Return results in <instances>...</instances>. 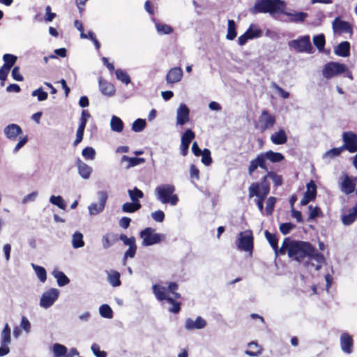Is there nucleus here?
<instances>
[{
  "instance_id": "f257e3e1",
  "label": "nucleus",
  "mask_w": 357,
  "mask_h": 357,
  "mask_svg": "<svg viewBox=\"0 0 357 357\" xmlns=\"http://www.w3.org/2000/svg\"><path fill=\"white\" fill-rule=\"evenodd\" d=\"M284 159V156L278 152L272 150L260 153L252 159L248 165V172L252 176L257 168H261L266 173L259 182H253L248 188V197L250 199L256 197L255 202L261 213L264 211V202L271 191V184L268 178L271 179L275 188L281 186L283 183V177L276 172L268 170L266 161L273 163L280 162Z\"/></svg>"
},
{
  "instance_id": "f03ea898",
  "label": "nucleus",
  "mask_w": 357,
  "mask_h": 357,
  "mask_svg": "<svg viewBox=\"0 0 357 357\" xmlns=\"http://www.w3.org/2000/svg\"><path fill=\"white\" fill-rule=\"evenodd\" d=\"M289 257L301 262L305 257L317 261L316 270H319L322 264L326 263L323 254L318 252L315 248L309 242L303 241H292L289 246Z\"/></svg>"
},
{
  "instance_id": "7ed1b4c3",
  "label": "nucleus",
  "mask_w": 357,
  "mask_h": 357,
  "mask_svg": "<svg viewBox=\"0 0 357 357\" xmlns=\"http://www.w3.org/2000/svg\"><path fill=\"white\" fill-rule=\"evenodd\" d=\"M284 6L283 0H256L254 6L250 8V13L252 15L269 13L274 16L283 12Z\"/></svg>"
},
{
  "instance_id": "20e7f679",
  "label": "nucleus",
  "mask_w": 357,
  "mask_h": 357,
  "mask_svg": "<svg viewBox=\"0 0 357 357\" xmlns=\"http://www.w3.org/2000/svg\"><path fill=\"white\" fill-rule=\"evenodd\" d=\"M175 186L172 184H162L155 189L157 199L162 204H170L175 206L178 202V196L174 194Z\"/></svg>"
},
{
  "instance_id": "39448f33",
  "label": "nucleus",
  "mask_w": 357,
  "mask_h": 357,
  "mask_svg": "<svg viewBox=\"0 0 357 357\" xmlns=\"http://www.w3.org/2000/svg\"><path fill=\"white\" fill-rule=\"evenodd\" d=\"M139 236L142 238V245L144 246L159 243L165 241L166 238L165 234L156 233L155 230L152 227H146L142 230Z\"/></svg>"
},
{
  "instance_id": "423d86ee",
  "label": "nucleus",
  "mask_w": 357,
  "mask_h": 357,
  "mask_svg": "<svg viewBox=\"0 0 357 357\" xmlns=\"http://www.w3.org/2000/svg\"><path fill=\"white\" fill-rule=\"evenodd\" d=\"M348 70V67L344 63L330 61L324 65L322 69V75L324 78L330 79L334 77L344 73Z\"/></svg>"
},
{
  "instance_id": "0eeeda50",
  "label": "nucleus",
  "mask_w": 357,
  "mask_h": 357,
  "mask_svg": "<svg viewBox=\"0 0 357 357\" xmlns=\"http://www.w3.org/2000/svg\"><path fill=\"white\" fill-rule=\"evenodd\" d=\"M276 123V116L271 114L268 110H262L258 119V123L255 124V128L261 132H265L274 126Z\"/></svg>"
},
{
  "instance_id": "6e6552de",
  "label": "nucleus",
  "mask_w": 357,
  "mask_h": 357,
  "mask_svg": "<svg viewBox=\"0 0 357 357\" xmlns=\"http://www.w3.org/2000/svg\"><path fill=\"white\" fill-rule=\"evenodd\" d=\"M239 250L252 252L254 248V237L252 230H246L244 232H240L237 243Z\"/></svg>"
},
{
  "instance_id": "1a4fd4ad",
  "label": "nucleus",
  "mask_w": 357,
  "mask_h": 357,
  "mask_svg": "<svg viewBox=\"0 0 357 357\" xmlns=\"http://www.w3.org/2000/svg\"><path fill=\"white\" fill-rule=\"evenodd\" d=\"M343 144L341 146L344 151L349 153L357 152V134L352 131H346L342 135Z\"/></svg>"
},
{
  "instance_id": "9d476101",
  "label": "nucleus",
  "mask_w": 357,
  "mask_h": 357,
  "mask_svg": "<svg viewBox=\"0 0 357 357\" xmlns=\"http://www.w3.org/2000/svg\"><path fill=\"white\" fill-rule=\"evenodd\" d=\"M289 45L298 52L311 53L312 50L309 36H304L296 40H293Z\"/></svg>"
},
{
  "instance_id": "9b49d317",
  "label": "nucleus",
  "mask_w": 357,
  "mask_h": 357,
  "mask_svg": "<svg viewBox=\"0 0 357 357\" xmlns=\"http://www.w3.org/2000/svg\"><path fill=\"white\" fill-rule=\"evenodd\" d=\"M59 291L56 288H51L44 292L40 298V305L47 308L52 305L58 298Z\"/></svg>"
},
{
  "instance_id": "f8f14e48",
  "label": "nucleus",
  "mask_w": 357,
  "mask_h": 357,
  "mask_svg": "<svg viewBox=\"0 0 357 357\" xmlns=\"http://www.w3.org/2000/svg\"><path fill=\"white\" fill-rule=\"evenodd\" d=\"M195 137V133L191 129H187L182 135L180 151L183 156H186L188 155L190 144Z\"/></svg>"
},
{
  "instance_id": "ddd939ff",
  "label": "nucleus",
  "mask_w": 357,
  "mask_h": 357,
  "mask_svg": "<svg viewBox=\"0 0 357 357\" xmlns=\"http://www.w3.org/2000/svg\"><path fill=\"white\" fill-rule=\"evenodd\" d=\"M307 190L304 193L303 199L301 200V205L305 206L309 202L315 199L317 196V185L314 181L311 180L307 184Z\"/></svg>"
},
{
  "instance_id": "4468645a",
  "label": "nucleus",
  "mask_w": 357,
  "mask_h": 357,
  "mask_svg": "<svg viewBox=\"0 0 357 357\" xmlns=\"http://www.w3.org/2000/svg\"><path fill=\"white\" fill-rule=\"evenodd\" d=\"M99 203H92L89 206V213L91 215H96L100 213L105 208L107 199V193L105 191H100L98 192Z\"/></svg>"
},
{
  "instance_id": "2eb2a0df",
  "label": "nucleus",
  "mask_w": 357,
  "mask_h": 357,
  "mask_svg": "<svg viewBox=\"0 0 357 357\" xmlns=\"http://www.w3.org/2000/svg\"><path fill=\"white\" fill-rule=\"evenodd\" d=\"M357 177L351 178L347 174L342 177L341 190L346 194L349 195L354 192L356 185Z\"/></svg>"
},
{
  "instance_id": "dca6fc26",
  "label": "nucleus",
  "mask_w": 357,
  "mask_h": 357,
  "mask_svg": "<svg viewBox=\"0 0 357 357\" xmlns=\"http://www.w3.org/2000/svg\"><path fill=\"white\" fill-rule=\"evenodd\" d=\"M333 29L334 32L341 34L342 33H352L351 25L346 21L340 19V17H335L333 22Z\"/></svg>"
},
{
  "instance_id": "f3484780",
  "label": "nucleus",
  "mask_w": 357,
  "mask_h": 357,
  "mask_svg": "<svg viewBox=\"0 0 357 357\" xmlns=\"http://www.w3.org/2000/svg\"><path fill=\"white\" fill-rule=\"evenodd\" d=\"M287 3L284 1V6L282 8L283 12H280V14H283L286 16L289 17V22L294 23L303 22L307 17V13L304 12H288L286 11Z\"/></svg>"
},
{
  "instance_id": "a211bd4d",
  "label": "nucleus",
  "mask_w": 357,
  "mask_h": 357,
  "mask_svg": "<svg viewBox=\"0 0 357 357\" xmlns=\"http://www.w3.org/2000/svg\"><path fill=\"white\" fill-rule=\"evenodd\" d=\"M99 89L101 93L107 96H112L115 93L114 86L106 79L100 77L98 79Z\"/></svg>"
},
{
  "instance_id": "6ab92c4d",
  "label": "nucleus",
  "mask_w": 357,
  "mask_h": 357,
  "mask_svg": "<svg viewBox=\"0 0 357 357\" xmlns=\"http://www.w3.org/2000/svg\"><path fill=\"white\" fill-rule=\"evenodd\" d=\"M3 132L7 138L15 140L17 137L22 133V130L20 126L11 123L5 127Z\"/></svg>"
},
{
  "instance_id": "aec40b11",
  "label": "nucleus",
  "mask_w": 357,
  "mask_h": 357,
  "mask_svg": "<svg viewBox=\"0 0 357 357\" xmlns=\"http://www.w3.org/2000/svg\"><path fill=\"white\" fill-rule=\"evenodd\" d=\"M190 110L185 104H181L177 109L176 123L183 126L189 121Z\"/></svg>"
},
{
  "instance_id": "412c9836",
  "label": "nucleus",
  "mask_w": 357,
  "mask_h": 357,
  "mask_svg": "<svg viewBox=\"0 0 357 357\" xmlns=\"http://www.w3.org/2000/svg\"><path fill=\"white\" fill-rule=\"evenodd\" d=\"M183 77V70L180 67H174L170 69L166 75L167 83L174 84L178 82Z\"/></svg>"
},
{
  "instance_id": "4be33fe9",
  "label": "nucleus",
  "mask_w": 357,
  "mask_h": 357,
  "mask_svg": "<svg viewBox=\"0 0 357 357\" xmlns=\"http://www.w3.org/2000/svg\"><path fill=\"white\" fill-rule=\"evenodd\" d=\"M206 326V321L201 317H197L195 321L190 318L185 320V327L187 330L202 329Z\"/></svg>"
},
{
  "instance_id": "5701e85b",
  "label": "nucleus",
  "mask_w": 357,
  "mask_h": 357,
  "mask_svg": "<svg viewBox=\"0 0 357 357\" xmlns=\"http://www.w3.org/2000/svg\"><path fill=\"white\" fill-rule=\"evenodd\" d=\"M342 350L346 354H351L353 349V339L347 333H343L340 337Z\"/></svg>"
},
{
  "instance_id": "b1692460",
  "label": "nucleus",
  "mask_w": 357,
  "mask_h": 357,
  "mask_svg": "<svg viewBox=\"0 0 357 357\" xmlns=\"http://www.w3.org/2000/svg\"><path fill=\"white\" fill-rule=\"evenodd\" d=\"M350 43L348 41L341 42L335 49V54L339 56L347 57L350 55Z\"/></svg>"
},
{
  "instance_id": "393cba45",
  "label": "nucleus",
  "mask_w": 357,
  "mask_h": 357,
  "mask_svg": "<svg viewBox=\"0 0 357 357\" xmlns=\"http://www.w3.org/2000/svg\"><path fill=\"white\" fill-rule=\"evenodd\" d=\"M287 135L283 129L274 132L271 136V142L276 145L284 144L287 142Z\"/></svg>"
},
{
  "instance_id": "a878e982",
  "label": "nucleus",
  "mask_w": 357,
  "mask_h": 357,
  "mask_svg": "<svg viewBox=\"0 0 357 357\" xmlns=\"http://www.w3.org/2000/svg\"><path fill=\"white\" fill-rule=\"evenodd\" d=\"M119 241V236L114 233H107L102 236V243L105 249H108L109 247L115 244Z\"/></svg>"
},
{
  "instance_id": "bb28decb",
  "label": "nucleus",
  "mask_w": 357,
  "mask_h": 357,
  "mask_svg": "<svg viewBox=\"0 0 357 357\" xmlns=\"http://www.w3.org/2000/svg\"><path fill=\"white\" fill-rule=\"evenodd\" d=\"M77 163L79 175L84 179L89 178L92 172L91 167L80 160Z\"/></svg>"
},
{
  "instance_id": "cd10ccee",
  "label": "nucleus",
  "mask_w": 357,
  "mask_h": 357,
  "mask_svg": "<svg viewBox=\"0 0 357 357\" xmlns=\"http://www.w3.org/2000/svg\"><path fill=\"white\" fill-rule=\"evenodd\" d=\"M261 347L257 342H251L248 344V349L245 351V354L250 356H257L262 353Z\"/></svg>"
},
{
  "instance_id": "c85d7f7f",
  "label": "nucleus",
  "mask_w": 357,
  "mask_h": 357,
  "mask_svg": "<svg viewBox=\"0 0 357 357\" xmlns=\"http://www.w3.org/2000/svg\"><path fill=\"white\" fill-rule=\"evenodd\" d=\"M128 162V165H126V168H130L140 164H142L145 162V159L143 158H137V157H128L126 155H123L121 158V162Z\"/></svg>"
},
{
  "instance_id": "c756f323",
  "label": "nucleus",
  "mask_w": 357,
  "mask_h": 357,
  "mask_svg": "<svg viewBox=\"0 0 357 357\" xmlns=\"http://www.w3.org/2000/svg\"><path fill=\"white\" fill-rule=\"evenodd\" d=\"M237 36L236 25L234 20L227 21V33L226 38L229 40H233Z\"/></svg>"
},
{
  "instance_id": "7c9ffc66",
  "label": "nucleus",
  "mask_w": 357,
  "mask_h": 357,
  "mask_svg": "<svg viewBox=\"0 0 357 357\" xmlns=\"http://www.w3.org/2000/svg\"><path fill=\"white\" fill-rule=\"evenodd\" d=\"M153 291L159 301L166 300L169 298L167 296L166 288L164 287H161L159 284H153L152 287Z\"/></svg>"
},
{
  "instance_id": "2f4dec72",
  "label": "nucleus",
  "mask_w": 357,
  "mask_h": 357,
  "mask_svg": "<svg viewBox=\"0 0 357 357\" xmlns=\"http://www.w3.org/2000/svg\"><path fill=\"white\" fill-rule=\"evenodd\" d=\"M52 275L56 279L57 284L60 287L65 286L70 282L69 278L62 271L54 270Z\"/></svg>"
},
{
  "instance_id": "473e14b6",
  "label": "nucleus",
  "mask_w": 357,
  "mask_h": 357,
  "mask_svg": "<svg viewBox=\"0 0 357 357\" xmlns=\"http://www.w3.org/2000/svg\"><path fill=\"white\" fill-rule=\"evenodd\" d=\"M245 33L252 40L261 37L262 36V31L257 25L252 24L246 30Z\"/></svg>"
},
{
  "instance_id": "72a5a7b5",
  "label": "nucleus",
  "mask_w": 357,
  "mask_h": 357,
  "mask_svg": "<svg viewBox=\"0 0 357 357\" xmlns=\"http://www.w3.org/2000/svg\"><path fill=\"white\" fill-rule=\"evenodd\" d=\"M343 151L344 149L342 146L333 148L324 153L323 158L328 160L333 159L340 156Z\"/></svg>"
},
{
  "instance_id": "f704fd0d",
  "label": "nucleus",
  "mask_w": 357,
  "mask_h": 357,
  "mask_svg": "<svg viewBox=\"0 0 357 357\" xmlns=\"http://www.w3.org/2000/svg\"><path fill=\"white\" fill-rule=\"evenodd\" d=\"M86 127V120L83 119L82 123H79L78 128L76 132V139L73 142V146H77L83 139L84 132Z\"/></svg>"
},
{
  "instance_id": "c9c22d12",
  "label": "nucleus",
  "mask_w": 357,
  "mask_h": 357,
  "mask_svg": "<svg viewBox=\"0 0 357 357\" xmlns=\"http://www.w3.org/2000/svg\"><path fill=\"white\" fill-rule=\"evenodd\" d=\"M291 240L290 238L287 237L284 239L281 247L278 248L276 250H273L275 256L278 255H284L286 254V252L289 255V246L291 244Z\"/></svg>"
},
{
  "instance_id": "e433bc0d",
  "label": "nucleus",
  "mask_w": 357,
  "mask_h": 357,
  "mask_svg": "<svg viewBox=\"0 0 357 357\" xmlns=\"http://www.w3.org/2000/svg\"><path fill=\"white\" fill-rule=\"evenodd\" d=\"M142 207L139 202H126L123 204L122 210L126 213H134Z\"/></svg>"
},
{
  "instance_id": "4c0bfd02",
  "label": "nucleus",
  "mask_w": 357,
  "mask_h": 357,
  "mask_svg": "<svg viewBox=\"0 0 357 357\" xmlns=\"http://www.w3.org/2000/svg\"><path fill=\"white\" fill-rule=\"evenodd\" d=\"M110 126L113 131L120 132L123 129V122L119 117L113 116L111 119Z\"/></svg>"
},
{
  "instance_id": "58836bf2",
  "label": "nucleus",
  "mask_w": 357,
  "mask_h": 357,
  "mask_svg": "<svg viewBox=\"0 0 357 357\" xmlns=\"http://www.w3.org/2000/svg\"><path fill=\"white\" fill-rule=\"evenodd\" d=\"M121 275L117 271H111L108 273V281L113 287H119L121 284Z\"/></svg>"
},
{
  "instance_id": "ea45409f",
  "label": "nucleus",
  "mask_w": 357,
  "mask_h": 357,
  "mask_svg": "<svg viewBox=\"0 0 357 357\" xmlns=\"http://www.w3.org/2000/svg\"><path fill=\"white\" fill-rule=\"evenodd\" d=\"M1 343L9 344L11 342L10 328L8 324H6L1 334Z\"/></svg>"
},
{
  "instance_id": "a19ab883",
  "label": "nucleus",
  "mask_w": 357,
  "mask_h": 357,
  "mask_svg": "<svg viewBox=\"0 0 357 357\" xmlns=\"http://www.w3.org/2000/svg\"><path fill=\"white\" fill-rule=\"evenodd\" d=\"M264 235L273 250H276L278 245V238L277 237L276 234H272L268 230H266L264 231Z\"/></svg>"
},
{
  "instance_id": "79ce46f5",
  "label": "nucleus",
  "mask_w": 357,
  "mask_h": 357,
  "mask_svg": "<svg viewBox=\"0 0 357 357\" xmlns=\"http://www.w3.org/2000/svg\"><path fill=\"white\" fill-rule=\"evenodd\" d=\"M5 63L3 65L4 68L10 69L14 66L17 61V56L13 54H5L3 56Z\"/></svg>"
},
{
  "instance_id": "37998d69",
  "label": "nucleus",
  "mask_w": 357,
  "mask_h": 357,
  "mask_svg": "<svg viewBox=\"0 0 357 357\" xmlns=\"http://www.w3.org/2000/svg\"><path fill=\"white\" fill-rule=\"evenodd\" d=\"M313 43L316 47L319 50L322 51L324 49L326 45L325 36L323 33L315 36L313 38Z\"/></svg>"
},
{
  "instance_id": "c03bdc74",
  "label": "nucleus",
  "mask_w": 357,
  "mask_h": 357,
  "mask_svg": "<svg viewBox=\"0 0 357 357\" xmlns=\"http://www.w3.org/2000/svg\"><path fill=\"white\" fill-rule=\"evenodd\" d=\"M72 244L74 248H82L84 245L83 235L80 232H75L73 236Z\"/></svg>"
},
{
  "instance_id": "a18cd8bd",
  "label": "nucleus",
  "mask_w": 357,
  "mask_h": 357,
  "mask_svg": "<svg viewBox=\"0 0 357 357\" xmlns=\"http://www.w3.org/2000/svg\"><path fill=\"white\" fill-rule=\"evenodd\" d=\"M100 314L104 317L107 319H111L113 317V311L110 306L107 304H103L100 305L99 308Z\"/></svg>"
},
{
  "instance_id": "49530a36",
  "label": "nucleus",
  "mask_w": 357,
  "mask_h": 357,
  "mask_svg": "<svg viewBox=\"0 0 357 357\" xmlns=\"http://www.w3.org/2000/svg\"><path fill=\"white\" fill-rule=\"evenodd\" d=\"M32 266L40 281L45 282L47 279V272L45 268L34 264H32Z\"/></svg>"
},
{
  "instance_id": "de8ad7c7",
  "label": "nucleus",
  "mask_w": 357,
  "mask_h": 357,
  "mask_svg": "<svg viewBox=\"0 0 357 357\" xmlns=\"http://www.w3.org/2000/svg\"><path fill=\"white\" fill-rule=\"evenodd\" d=\"M116 78L126 84H128L130 82V78L128 74L121 69H117L115 71Z\"/></svg>"
},
{
  "instance_id": "09e8293b",
  "label": "nucleus",
  "mask_w": 357,
  "mask_h": 357,
  "mask_svg": "<svg viewBox=\"0 0 357 357\" xmlns=\"http://www.w3.org/2000/svg\"><path fill=\"white\" fill-rule=\"evenodd\" d=\"M146 126V122L144 119H136L132 125V130L134 132H139L142 131Z\"/></svg>"
},
{
  "instance_id": "8fccbe9b",
  "label": "nucleus",
  "mask_w": 357,
  "mask_h": 357,
  "mask_svg": "<svg viewBox=\"0 0 357 357\" xmlns=\"http://www.w3.org/2000/svg\"><path fill=\"white\" fill-rule=\"evenodd\" d=\"M128 194L132 202H139V199L144 197L143 192L137 187H135L133 190H129Z\"/></svg>"
},
{
  "instance_id": "3c124183",
  "label": "nucleus",
  "mask_w": 357,
  "mask_h": 357,
  "mask_svg": "<svg viewBox=\"0 0 357 357\" xmlns=\"http://www.w3.org/2000/svg\"><path fill=\"white\" fill-rule=\"evenodd\" d=\"M53 352L55 357H61L66 354L67 348L62 344L56 343L53 346Z\"/></svg>"
},
{
  "instance_id": "603ef678",
  "label": "nucleus",
  "mask_w": 357,
  "mask_h": 357,
  "mask_svg": "<svg viewBox=\"0 0 357 357\" xmlns=\"http://www.w3.org/2000/svg\"><path fill=\"white\" fill-rule=\"evenodd\" d=\"M277 199L275 197H269L266 200V213L267 215H272Z\"/></svg>"
},
{
  "instance_id": "864d4df0",
  "label": "nucleus",
  "mask_w": 357,
  "mask_h": 357,
  "mask_svg": "<svg viewBox=\"0 0 357 357\" xmlns=\"http://www.w3.org/2000/svg\"><path fill=\"white\" fill-rule=\"evenodd\" d=\"M201 155L202 162L206 166H209L212 163L213 160L211 158V151L209 149H204Z\"/></svg>"
},
{
  "instance_id": "5fc2aeb1",
  "label": "nucleus",
  "mask_w": 357,
  "mask_h": 357,
  "mask_svg": "<svg viewBox=\"0 0 357 357\" xmlns=\"http://www.w3.org/2000/svg\"><path fill=\"white\" fill-rule=\"evenodd\" d=\"M155 26L160 33L170 34L174 31L173 28L168 24L157 23Z\"/></svg>"
},
{
  "instance_id": "6e6d98bb",
  "label": "nucleus",
  "mask_w": 357,
  "mask_h": 357,
  "mask_svg": "<svg viewBox=\"0 0 357 357\" xmlns=\"http://www.w3.org/2000/svg\"><path fill=\"white\" fill-rule=\"evenodd\" d=\"M50 202L54 205L57 206L61 209H65L66 205L64 202V200L61 196H51Z\"/></svg>"
},
{
  "instance_id": "4d7b16f0",
  "label": "nucleus",
  "mask_w": 357,
  "mask_h": 357,
  "mask_svg": "<svg viewBox=\"0 0 357 357\" xmlns=\"http://www.w3.org/2000/svg\"><path fill=\"white\" fill-rule=\"evenodd\" d=\"M308 209L310 211L309 214V219H315L317 217H322L323 213L321 208L318 206L312 207V205L308 206Z\"/></svg>"
},
{
  "instance_id": "13d9d810",
  "label": "nucleus",
  "mask_w": 357,
  "mask_h": 357,
  "mask_svg": "<svg viewBox=\"0 0 357 357\" xmlns=\"http://www.w3.org/2000/svg\"><path fill=\"white\" fill-rule=\"evenodd\" d=\"M167 301L172 304V305L169 309V312L174 314L178 313L180 312L181 305V303L180 302L175 301L174 299L172 298V297L168 298Z\"/></svg>"
},
{
  "instance_id": "bf43d9fd",
  "label": "nucleus",
  "mask_w": 357,
  "mask_h": 357,
  "mask_svg": "<svg viewBox=\"0 0 357 357\" xmlns=\"http://www.w3.org/2000/svg\"><path fill=\"white\" fill-rule=\"evenodd\" d=\"M190 178L192 182L199 179V170L195 165L192 164L190 167Z\"/></svg>"
},
{
  "instance_id": "052dcab7",
  "label": "nucleus",
  "mask_w": 357,
  "mask_h": 357,
  "mask_svg": "<svg viewBox=\"0 0 357 357\" xmlns=\"http://www.w3.org/2000/svg\"><path fill=\"white\" fill-rule=\"evenodd\" d=\"M82 154L86 160H93L96 155V151L92 147H86L82 150Z\"/></svg>"
},
{
  "instance_id": "680f3d73",
  "label": "nucleus",
  "mask_w": 357,
  "mask_h": 357,
  "mask_svg": "<svg viewBox=\"0 0 357 357\" xmlns=\"http://www.w3.org/2000/svg\"><path fill=\"white\" fill-rule=\"evenodd\" d=\"M295 225L291 223V222H285V223H282L280 227H279V229H280V232L284 234V235H287L293 229L295 228Z\"/></svg>"
},
{
  "instance_id": "e2e57ef3",
  "label": "nucleus",
  "mask_w": 357,
  "mask_h": 357,
  "mask_svg": "<svg viewBox=\"0 0 357 357\" xmlns=\"http://www.w3.org/2000/svg\"><path fill=\"white\" fill-rule=\"evenodd\" d=\"M119 240L122 241L126 245H128L129 247L137 245L135 243V238L134 236L128 238L125 234H121L119 236Z\"/></svg>"
},
{
  "instance_id": "0e129e2a",
  "label": "nucleus",
  "mask_w": 357,
  "mask_h": 357,
  "mask_svg": "<svg viewBox=\"0 0 357 357\" xmlns=\"http://www.w3.org/2000/svg\"><path fill=\"white\" fill-rule=\"evenodd\" d=\"M33 96H37L39 101H43L47 99L48 94L41 88L34 90L31 94Z\"/></svg>"
},
{
  "instance_id": "69168bd1",
  "label": "nucleus",
  "mask_w": 357,
  "mask_h": 357,
  "mask_svg": "<svg viewBox=\"0 0 357 357\" xmlns=\"http://www.w3.org/2000/svg\"><path fill=\"white\" fill-rule=\"evenodd\" d=\"M91 350L96 357H107V352L105 351H101L100 346L96 343H93L91 345Z\"/></svg>"
},
{
  "instance_id": "338daca9",
  "label": "nucleus",
  "mask_w": 357,
  "mask_h": 357,
  "mask_svg": "<svg viewBox=\"0 0 357 357\" xmlns=\"http://www.w3.org/2000/svg\"><path fill=\"white\" fill-rule=\"evenodd\" d=\"M137 245L130 246L128 248V249L126 251L124 254L123 257V263L126 264V259L128 257L133 258L135 256L136 252H137Z\"/></svg>"
},
{
  "instance_id": "774afa93",
  "label": "nucleus",
  "mask_w": 357,
  "mask_h": 357,
  "mask_svg": "<svg viewBox=\"0 0 357 357\" xmlns=\"http://www.w3.org/2000/svg\"><path fill=\"white\" fill-rule=\"evenodd\" d=\"M152 218L158 222H162L165 220V213L161 210H158L151 213Z\"/></svg>"
}]
</instances>
